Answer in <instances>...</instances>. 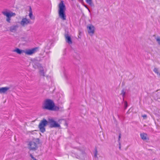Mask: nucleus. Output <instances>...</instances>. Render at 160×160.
Returning a JSON list of instances; mask_svg holds the SVG:
<instances>
[{
  "mask_svg": "<svg viewBox=\"0 0 160 160\" xmlns=\"http://www.w3.org/2000/svg\"><path fill=\"white\" fill-rule=\"evenodd\" d=\"M42 108L43 109L54 111H63L62 107L55 105L53 101L49 99H47L44 101Z\"/></svg>",
  "mask_w": 160,
  "mask_h": 160,
  "instance_id": "nucleus-1",
  "label": "nucleus"
},
{
  "mask_svg": "<svg viewBox=\"0 0 160 160\" xmlns=\"http://www.w3.org/2000/svg\"><path fill=\"white\" fill-rule=\"evenodd\" d=\"M58 14L59 17L62 20H66V16L65 13L66 8L63 1H61L58 5Z\"/></svg>",
  "mask_w": 160,
  "mask_h": 160,
  "instance_id": "nucleus-2",
  "label": "nucleus"
},
{
  "mask_svg": "<svg viewBox=\"0 0 160 160\" xmlns=\"http://www.w3.org/2000/svg\"><path fill=\"white\" fill-rule=\"evenodd\" d=\"M40 143V139L37 138L33 139L32 141L29 142L28 144V148L30 150L36 151L38 147V145Z\"/></svg>",
  "mask_w": 160,
  "mask_h": 160,
  "instance_id": "nucleus-3",
  "label": "nucleus"
},
{
  "mask_svg": "<svg viewBox=\"0 0 160 160\" xmlns=\"http://www.w3.org/2000/svg\"><path fill=\"white\" fill-rule=\"evenodd\" d=\"M48 124V120L47 121L45 118H43L40 122L38 128L40 131L42 133L46 131L45 126Z\"/></svg>",
  "mask_w": 160,
  "mask_h": 160,
  "instance_id": "nucleus-4",
  "label": "nucleus"
},
{
  "mask_svg": "<svg viewBox=\"0 0 160 160\" xmlns=\"http://www.w3.org/2000/svg\"><path fill=\"white\" fill-rule=\"evenodd\" d=\"M48 124H49V127L50 128H61L60 124L53 119L52 118H49L48 119Z\"/></svg>",
  "mask_w": 160,
  "mask_h": 160,
  "instance_id": "nucleus-5",
  "label": "nucleus"
},
{
  "mask_svg": "<svg viewBox=\"0 0 160 160\" xmlns=\"http://www.w3.org/2000/svg\"><path fill=\"white\" fill-rule=\"evenodd\" d=\"M2 13L7 17V18L6 19V21L9 23L10 22L11 17L12 16H14L16 15V14L12 12H7L3 11L2 12Z\"/></svg>",
  "mask_w": 160,
  "mask_h": 160,
  "instance_id": "nucleus-6",
  "label": "nucleus"
},
{
  "mask_svg": "<svg viewBox=\"0 0 160 160\" xmlns=\"http://www.w3.org/2000/svg\"><path fill=\"white\" fill-rule=\"evenodd\" d=\"M32 64L33 67L34 68L40 69L42 68V67L39 63V61L35 59L32 61Z\"/></svg>",
  "mask_w": 160,
  "mask_h": 160,
  "instance_id": "nucleus-7",
  "label": "nucleus"
},
{
  "mask_svg": "<svg viewBox=\"0 0 160 160\" xmlns=\"http://www.w3.org/2000/svg\"><path fill=\"white\" fill-rule=\"evenodd\" d=\"M38 49V48L36 47L32 48L31 49L24 50L25 52H24V53L26 55H31L35 53L37 51V50Z\"/></svg>",
  "mask_w": 160,
  "mask_h": 160,
  "instance_id": "nucleus-8",
  "label": "nucleus"
},
{
  "mask_svg": "<svg viewBox=\"0 0 160 160\" xmlns=\"http://www.w3.org/2000/svg\"><path fill=\"white\" fill-rule=\"evenodd\" d=\"M88 33L92 36L93 35L95 32V28L91 24L87 27Z\"/></svg>",
  "mask_w": 160,
  "mask_h": 160,
  "instance_id": "nucleus-9",
  "label": "nucleus"
},
{
  "mask_svg": "<svg viewBox=\"0 0 160 160\" xmlns=\"http://www.w3.org/2000/svg\"><path fill=\"white\" fill-rule=\"evenodd\" d=\"M31 21L29 19H27L26 18L22 19L21 22L20 24L22 26H24L25 25H27L28 23H31Z\"/></svg>",
  "mask_w": 160,
  "mask_h": 160,
  "instance_id": "nucleus-10",
  "label": "nucleus"
},
{
  "mask_svg": "<svg viewBox=\"0 0 160 160\" xmlns=\"http://www.w3.org/2000/svg\"><path fill=\"white\" fill-rule=\"evenodd\" d=\"M65 37L66 42L69 44H72V42L71 38L68 33H66L65 34Z\"/></svg>",
  "mask_w": 160,
  "mask_h": 160,
  "instance_id": "nucleus-11",
  "label": "nucleus"
},
{
  "mask_svg": "<svg viewBox=\"0 0 160 160\" xmlns=\"http://www.w3.org/2000/svg\"><path fill=\"white\" fill-rule=\"evenodd\" d=\"M18 27L19 26L18 24L12 25L9 27V30L11 32H15Z\"/></svg>",
  "mask_w": 160,
  "mask_h": 160,
  "instance_id": "nucleus-12",
  "label": "nucleus"
},
{
  "mask_svg": "<svg viewBox=\"0 0 160 160\" xmlns=\"http://www.w3.org/2000/svg\"><path fill=\"white\" fill-rule=\"evenodd\" d=\"M13 52H17L18 54H20L22 53H24V50H22L18 48H16L15 49L13 50Z\"/></svg>",
  "mask_w": 160,
  "mask_h": 160,
  "instance_id": "nucleus-13",
  "label": "nucleus"
},
{
  "mask_svg": "<svg viewBox=\"0 0 160 160\" xmlns=\"http://www.w3.org/2000/svg\"><path fill=\"white\" fill-rule=\"evenodd\" d=\"M9 87H4L1 88V93H5L6 92L10 89Z\"/></svg>",
  "mask_w": 160,
  "mask_h": 160,
  "instance_id": "nucleus-14",
  "label": "nucleus"
},
{
  "mask_svg": "<svg viewBox=\"0 0 160 160\" xmlns=\"http://www.w3.org/2000/svg\"><path fill=\"white\" fill-rule=\"evenodd\" d=\"M126 93V89H123L121 92V93L120 94L121 95H122V97H123V101H124V98L125 97V95Z\"/></svg>",
  "mask_w": 160,
  "mask_h": 160,
  "instance_id": "nucleus-15",
  "label": "nucleus"
},
{
  "mask_svg": "<svg viewBox=\"0 0 160 160\" xmlns=\"http://www.w3.org/2000/svg\"><path fill=\"white\" fill-rule=\"evenodd\" d=\"M147 134L145 133H141L140 134V136L141 138L144 140H148V139L147 138Z\"/></svg>",
  "mask_w": 160,
  "mask_h": 160,
  "instance_id": "nucleus-16",
  "label": "nucleus"
},
{
  "mask_svg": "<svg viewBox=\"0 0 160 160\" xmlns=\"http://www.w3.org/2000/svg\"><path fill=\"white\" fill-rule=\"evenodd\" d=\"M75 59H76L77 62L74 61H73V63L76 65H77L78 64H79L80 62L79 59H80V57L78 55L77 57L74 58Z\"/></svg>",
  "mask_w": 160,
  "mask_h": 160,
  "instance_id": "nucleus-17",
  "label": "nucleus"
},
{
  "mask_svg": "<svg viewBox=\"0 0 160 160\" xmlns=\"http://www.w3.org/2000/svg\"><path fill=\"white\" fill-rule=\"evenodd\" d=\"M29 13V17L31 19L33 20L34 19V17L33 16L32 13V9L31 7L30 8Z\"/></svg>",
  "mask_w": 160,
  "mask_h": 160,
  "instance_id": "nucleus-18",
  "label": "nucleus"
},
{
  "mask_svg": "<svg viewBox=\"0 0 160 160\" xmlns=\"http://www.w3.org/2000/svg\"><path fill=\"white\" fill-rule=\"evenodd\" d=\"M86 2L90 5L91 7L94 6L93 3L92 2V0H85Z\"/></svg>",
  "mask_w": 160,
  "mask_h": 160,
  "instance_id": "nucleus-19",
  "label": "nucleus"
},
{
  "mask_svg": "<svg viewBox=\"0 0 160 160\" xmlns=\"http://www.w3.org/2000/svg\"><path fill=\"white\" fill-rule=\"evenodd\" d=\"M39 72L40 73V74L41 75H42L43 76H45V74L44 72V70L43 69V68L42 67V69L40 68L39 69Z\"/></svg>",
  "mask_w": 160,
  "mask_h": 160,
  "instance_id": "nucleus-20",
  "label": "nucleus"
},
{
  "mask_svg": "<svg viewBox=\"0 0 160 160\" xmlns=\"http://www.w3.org/2000/svg\"><path fill=\"white\" fill-rule=\"evenodd\" d=\"M154 72L157 74V75H158L159 76H160V72H159L158 71V69L157 68H154L153 69Z\"/></svg>",
  "mask_w": 160,
  "mask_h": 160,
  "instance_id": "nucleus-21",
  "label": "nucleus"
},
{
  "mask_svg": "<svg viewBox=\"0 0 160 160\" xmlns=\"http://www.w3.org/2000/svg\"><path fill=\"white\" fill-rule=\"evenodd\" d=\"M121 134L120 133L119 134V136H118V143H119V148L120 150L121 149V143L120 142V139L121 138Z\"/></svg>",
  "mask_w": 160,
  "mask_h": 160,
  "instance_id": "nucleus-22",
  "label": "nucleus"
},
{
  "mask_svg": "<svg viewBox=\"0 0 160 160\" xmlns=\"http://www.w3.org/2000/svg\"><path fill=\"white\" fill-rule=\"evenodd\" d=\"M98 153V151L96 148H95V152L94 153V156L95 158L97 157V154Z\"/></svg>",
  "mask_w": 160,
  "mask_h": 160,
  "instance_id": "nucleus-23",
  "label": "nucleus"
},
{
  "mask_svg": "<svg viewBox=\"0 0 160 160\" xmlns=\"http://www.w3.org/2000/svg\"><path fill=\"white\" fill-rule=\"evenodd\" d=\"M124 109H126L128 107V104L127 101H125L124 102Z\"/></svg>",
  "mask_w": 160,
  "mask_h": 160,
  "instance_id": "nucleus-24",
  "label": "nucleus"
},
{
  "mask_svg": "<svg viewBox=\"0 0 160 160\" xmlns=\"http://www.w3.org/2000/svg\"><path fill=\"white\" fill-rule=\"evenodd\" d=\"M80 154H82L83 156L85 155V153L84 151L81 150H80Z\"/></svg>",
  "mask_w": 160,
  "mask_h": 160,
  "instance_id": "nucleus-25",
  "label": "nucleus"
},
{
  "mask_svg": "<svg viewBox=\"0 0 160 160\" xmlns=\"http://www.w3.org/2000/svg\"><path fill=\"white\" fill-rule=\"evenodd\" d=\"M30 156L33 160H37L31 154H30Z\"/></svg>",
  "mask_w": 160,
  "mask_h": 160,
  "instance_id": "nucleus-26",
  "label": "nucleus"
},
{
  "mask_svg": "<svg viewBox=\"0 0 160 160\" xmlns=\"http://www.w3.org/2000/svg\"><path fill=\"white\" fill-rule=\"evenodd\" d=\"M74 154L75 155V157L76 158L78 159H80V155H79L76 154Z\"/></svg>",
  "mask_w": 160,
  "mask_h": 160,
  "instance_id": "nucleus-27",
  "label": "nucleus"
},
{
  "mask_svg": "<svg viewBox=\"0 0 160 160\" xmlns=\"http://www.w3.org/2000/svg\"><path fill=\"white\" fill-rule=\"evenodd\" d=\"M142 117L144 118H146L147 117V116L146 115L144 114L142 116Z\"/></svg>",
  "mask_w": 160,
  "mask_h": 160,
  "instance_id": "nucleus-28",
  "label": "nucleus"
},
{
  "mask_svg": "<svg viewBox=\"0 0 160 160\" xmlns=\"http://www.w3.org/2000/svg\"><path fill=\"white\" fill-rule=\"evenodd\" d=\"M83 5L87 9H88V7L87 6V5L84 4Z\"/></svg>",
  "mask_w": 160,
  "mask_h": 160,
  "instance_id": "nucleus-29",
  "label": "nucleus"
},
{
  "mask_svg": "<svg viewBox=\"0 0 160 160\" xmlns=\"http://www.w3.org/2000/svg\"><path fill=\"white\" fill-rule=\"evenodd\" d=\"M79 2L81 3H82L83 2V0H78Z\"/></svg>",
  "mask_w": 160,
  "mask_h": 160,
  "instance_id": "nucleus-30",
  "label": "nucleus"
},
{
  "mask_svg": "<svg viewBox=\"0 0 160 160\" xmlns=\"http://www.w3.org/2000/svg\"><path fill=\"white\" fill-rule=\"evenodd\" d=\"M88 11L89 12H90V10L89 9V8H88V9H87Z\"/></svg>",
  "mask_w": 160,
  "mask_h": 160,
  "instance_id": "nucleus-31",
  "label": "nucleus"
},
{
  "mask_svg": "<svg viewBox=\"0 0 160 160\" xmlns=\"http://www.w3.org/2000/svg\"><path fill=\"white\" fill-rule=\"evenodd\" d=\"M0 93H1V88H0Z\"/></svg>",
  "mask_w": 160,
  "mask_h": 160,
  "instance_id": "nucleus-32",
  "label": "nucleus"
}]
</instances>
